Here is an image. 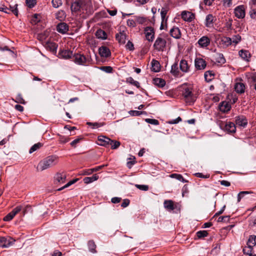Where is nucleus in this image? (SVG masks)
Listing matches in <instances>:
<instances>
[{
    "instance_id": "nucleus-1",
    "label": "nucleus",
    "mask_w": 256,
    "mask_h": 256,
    "mask_svg": "<svg viewBox=\"0 0 256 256\" xmlns=\"http://www.w3.org/2000/svg\"><path fill=\"white\" fill-rule=\"evenodd\" d=\"M58 162L57 157L51 156L41 160L38 164L37 170L43 171L56 164Z\"/></svg>"
},
{
    "instance_id": "nucleus-2",
    "label": "nucleus",
    "mask_w": 256,
    "mask_h": 256,
    "mask_svg": "<svg viewBox=\"0 0 256 256\" xmlns=\"http://www.w3.org/2000/svg\"><path fill=\"white\" fill-rule=\"evenodd\" d=\"M182 94L188 103L194 102L196 100V96L192 92V88L186 86L182 87Z\"/></svg>"
},
{
    "instance_id": "nucleus-3",
    "label": "nucleus",
    "mask_w": 256,
    "mask_h": 256,
    "mask_svg": "<svg viewBox=\"0 0 256 256\" xmlns=\"http://www.w3.org/2000/svg\"><path fill=\"white\" fill-rule=\"evenodd\" d=\"M166 40L162 38L161 37H158L154 44V48L158 51H164V48L166 47Z\"/></svg>"
},
{
    "instance_id": "nucleus-4",
    "label": "nucleus",
    "mask_w": 256,
    "mask_h": 256,
    "mask_svg": "<svg viewBox=\"0 0 256 256\" xmlns=\"http://www.w3.org/2000/svg\"><path fill=\"white\" fill-rule=\"evenodd\" d=\"M15 242V240L13 238L8 237L0 238V247L4 248H8L13 244Z\"/></svg>"
},
{
    "instance_id": "nucleus-5",
    "label": "nucleus",
    "mask_w": 256,
    "mask_h": 256,
    "mask_svg": "<svg viewBox=\"0 0 256 256\" xmlns=\"http://www.w3.org/2000/svg\"><path fill=\"white\" fill-rule=\"evenodd\" d=\"M22 206H18L15 208L11 212L8 213L4 218V221H10L14 217L20 210H22Z\"/></svg>"
},
{
    "instance_id": "nucleus-6",
    "label": "nucleus",
    "mask_w": 256,
    "mask_h": 256,
    "mask_svg": "<svg viewBox=\"0 0 256 256\" xmlns=\"http://www.w3.org/2000/svg\"><path fill=\"white\" fill-rule=\"evenodd\" d=\"M235 16L238 18H243L246 15L244 6L243 5L236 6L234 10Z\"/></svg>"
},
{
    "instance_id": "nucleus-7",
    "label": "nucleus",
    "mask_w": 256,
    "mask_h": 256,
    "mask_svg": "<svg viewBox=\"0 0 256 256\" xmlns=\"http://www.w3.org/2000/svg\"><path fill=\"white\" fill-rule=\"evenodd\" d=\"M182 18L187 22H191L195 18V14L188 11L184 10L181 14Z\"/></svg>"
},
{
    "instance_id": "nucleus-8",
    "label": "nucleus",
    "mask_w": 256,
    "mask_h": 256,
    "mask_svg": "<svg viewBox=\"0 0 256 256\" xmlns=\"http://www.w3.org/2000/svg\"><path fill=\"white\" fill-rule=\"evenodd\" d=\"M98 144L105 147H108L110 142H112V140L104 136H98Z\"/></svg>"
},
{
    "instance_id": "nucleus-9",
    "label": "nucleus",
    "mask_w": 256,
    "mask_h": 256,
    "mask_svg": "<svg viewBox=\"0 0 256 256\" xmlns=\"http://www.w3.org/2000/svg\"><path fill=\"white\" fill-rule=\"evenodd\" d=\"M146 38L149 42H152L154 38V29L150 26L146 27L144 29Z\"/></svg>"
},
{
    "instance_id": "nucleus-10",
    "label": "nucleus",
    "mask_w": 256,
    "mask_h": 256,
    "mask_svg": "<svg viewBox=\"0 0 256 256\" xmlns=\"http://www.w3.org/2000/svg\"><path fill=\"white\" fill-rule=\"evenodd\" d=\"M66 180V174L64 173H58L54 178V183L56 184H64Z\"/></svg>"
},
{
    "instance_id": "nucleus-11",
    "label": "nucleus",
    "mask_w": 256,
    "mask_h": 256,
    "mask_svg": "<svg viewBox=\"0 0 256 256\" xmlns=\"http://www.w3.org/2000/svg\"><path fill=\"white\" fill-rule=\"evenodd\" d=\"M116 38L120 44H124L127 38V34L126 32L122 30L116 34Z\"/></svg>"
},
{
    "instance_id": "nucleus-12",
    "label": "nucleus",
    "mask_w": 256,
    "mask_h": 256,
    "mask_svg": "<svg viewBox=\"0 0 256 256\" xmlns=\"http://www.w3.org/2000/svg\"><path fill=\"white\" fill-rule=\"evenodd\" d=\"M236 123L238 126L244 128L248 124V120L244 116H238L236 118Z\"/></svg>"
},
{
    "instance_id": "nucleus-13",
    "label": "nucleus",
    "mask_w": 256,
    "mask_h": 256,
    "mask_svg": "<svg viewBox=\"0 0 256 256\" xmlns=\"http://www.w3.org/2000/svg\"><path fill=\"white\" fill-rule=\"evenodd\" d=\"M232 44V40L231 38L224 36L220 38L219 42V45L223 48H225L230 46Z\"/></svg>"
},
{
    "instance_id": "nucleus-14",
    "label": "nucleus",
    "mask_w": 256,
    "mask_h": 256,
    "mask_svg": "<svg viewBox=\"0 0 256 256\" xmlns=\"http://www.w3.org/2000/svg\"><path fill=\"white\" fill-rule=\"evenodd\" d=\"M74 62L80 65H84L86 62V57L81 54H76L74 55Z\"/></svg>"
},
{
    "instance_id": "nucleus-15",
    "label": "nucleus",
    "mask_w": 256,
    "mask_h": 256,
    "mask_svg": "<svg viewBox=\"0 0 256 256\" xmlns=\"http://www.w3.org/2000/svg\"><path fill=\"white\" fill-rule=\"evenodd\" d=\"M194 63L196 68L199 70L204 69L206 65V61L201 58H196Z\"/></svg>"
},
{
    "instance_id": "nucleus-16",
    "label": "nucleus",
    "mask_w": 256,
    "mask_h": 256,
    "mask_svg": "<svg viewBox=\"0 0 256 256\" xmlns=\"http://www.w3.org/2000/svg\"><path fill=\"white\" fill-rule=\"evenodd\" d=\"M57 31L62 34H66L68 30V26L65 22H60L57 25Z\"/></svg>"
},
{
    "instance_id": "nucleus-17",
    "label": "nucleus",
    "mask_w": 256,
    "mask_h": 256,
    "mask_svg": "<svg viewBox=\"0 0 256 256\" xmlns=\"http://www.w3.org/2000/svg\"><path fill=\"white\" fill-rule=\"evenodd\" d=\"M82 6V0H76L71 5V10L72 12H76L80 10Z\"/></svg>"
},
{
    "instance_id": "nucleus-18",
    "label": "nucleus",
    "mask_w": 256,
    "mask_h": 256,
    "mask_svg": "<svg viewBox=\"0 0 256 256\" xmlns=\"http://www.w3.org/2000/svg\"><path fill=\"white\" fill-rule=\"evenodd\" d=\"M98 52L100 56L102 57L108 58L111 54L109 48L105 46L100 47L98 49Z\"/></svg>"
},
{
    "instance_id": "nucleus-19",
    "label": "nucleus",
    "mask_w": 256,
    "mask_h": 256,
    "mask_svg": "<svg viewBox=\"0 0 256 256\" xmlns=\"http://www.w3.org/2000/svg\"><path fill=\"white\" fill-rule=\"evenodd\" d=\"M170 8L168 6L166 5L162 7L160 12V16L162 18V22L168 21V16H167V14L169 11Z\"/></svg>"
},
{
    "instance_id": "nucleus-20",
    "label": "nucleus",
    "mask_w": 256,
    "mask_h": 256,
    "mask_svg": "<svg viewBox=\"0 0 256 256\" xmlns=\"http://www.w3.org/2000/svg\"><path fill=\"white\" fill-rule=\"evenodd\" d=\"M210 39L206 36H202L198 40V44L202 48H206L210 44Z\"/></svg>"
},
{
    "instance_id": "nucleus-21",
    "label": "nucleus",
    "mask_w": 256,
    "mask_h": 256,
    "mask_svg": "<svg viewBox=\"0 0 256 256\" xmlns=\"http://www.w3.org/2000/svg\"><path fill=\"white\" fill-rule=\"evenodd\" d=\"M218 107L220 110L224 113L228 112L231 108L230 104L226 101L220 102Z\"/></svg>"
},
{
    "instance_id": "nucleus-22",
    "label": "nucleus",
    "mask_w": 256,
    "mask_h": 256,
    "mask_svg": "<svg viewBox=\"0 0 256 256\" xmlns=\"http://www.w3.org/2000/svg\"><path fill=\"white\" fill-rule=\"evenodd\" d=\"M224 129L228 132L233 133L236 132V127L234 123L228 122L224 124Z\"/></svg>"
},
{
    "instance_id": "nucleus-23",
    "label": "nucleus",
    "mask_w": 256,
    "mask_h": 256,
    "mask_svg": "<svg viewBox=\"0 0 256 256\" xmlns=\"http://www.w3.org/2000/svg\"><path fill=\"white\" fill-rule=\"evenodd\" d=\"M170 34L172 36L175 38H180L181 33L180 29L178 27L172 28L170 32Z\"/></svg>"
},
{
    "instance_id": "nucleus-24",
    "label": "nucleus",
    "mask_w": 256,
    "mask_h": 256,
    "mask_svg": "<svg viewBox=\"0 0 256 256\" xmlns=\"http://www.w3.org/2000/svg\"><path fill=\"white\" fill-rule=\"evenodd\" d=\"M214 17L211 14L206 16L205 20V25L206 27L210 28L213 26Z\"/></svg>"
},
{
    "instance_id": "nucleus-25",
    "label": "nucleus",
    "mask_w": 256,
    "mask_h": 256,
    "mask_svg": "<svg viewBox=\"0 0 256 256\" xmlns=\"http://www.w3.org/2000/svg\"><path fill=\"white\" fill-rule=\"evenodd\" d=\"M180 70L184 72H187L190 68L188 62L184 60H180Z\"/></svg>"
},
{
    "instance_id": "nucleus-26",
    "label": "nucleus",
    "mask_w": 256,
    "mask_h": 256,
    "mask_svg": "<svg viewBox=\"0 0 256 256\" xmlns=\"http://www.w3.org/2000/svg\"><path fill=\"white\" fill-rule=\"evenodd\" d=\"M245 85L242 82H236L234 86V89L236 92L239 94L244 93L245 90Z\"/></svg>"
},
{
    "instance_id": "nucleus-27",
    "label": "nucleus",
    "mask_w": 256,
    "mask_h": 256,
    "mask_svg": "<svg viewBox=\"0 0 256 256\" xmlns=\"http://www.w3.org/2000/svg\"><path fill=\"white\" fill-rule=\"evenodd\" d=\"M151 70L154 72H158L160 70V62L155 60H152L151 62Z\"/></svg>"
},
{
    "instance_id": "nucleus-28",
    "label": "nucleus",
    "mask_w": 256,
    "mask_h": 256,
    "mask_svg": "<svg viewBox=\"0 0 256 256\" xmlns=\"http://www.w3.org/2000/svg\"><path fill=\"white\" fill-rule=\"evenodd\" d=\"M240 56L246 61H249V58L250 57V54L248 51L246 50H242L239 52Z\"/></svg>"
},
{
    "instance_id": "nucleus-29",
    "label": "nucleus",
    "mask_w": 256,
    "mask_h": 256,
    "mask_svg": "<svg viewBox=\"0 0 256 256\" xmlns=\"http://www.w3.org/2000/svg\"><path fill=\"white\" fill-rule=\"evenodd\" d=\"M59 55L62 58L66 59L70 58L72 55V52L68 50H62L59 52Z\"/></svg>"
},
{
    "instance_id": "nucleus-30",
    "label": "nucleus",
    "mask_w": 256,
    "mask_h": 256,
    "mask_svg": "<svg viewBox=\"0 0 256 256\" xmlns=\"http://www.w3.org/2000/svg\"><path fill=\"white\" fill-rule=\"evenodd\" d=\"M56 19L60 21L64 20L66 18V14L63 10H60L58 11L55 14Z\"/></svg>"
},
{
    "instance_id": "nucleus-31",
    "label": "nucleus",
    "mask_w": 256,
    "mask_h": 256,
    "mask_svg": "<svg viewBox=\"0 0 256 256\" xmlns=\"http://www.w3.org/2000/svg\"><path fill=\"white\" fill-rule=\"evenodd\" d=\"M164 204V207L168 210H173L174 209V202L172 200H166Z\"/></svg>"
},
{
    "instance_id": "nucleus-32",
    "label": "nucleus",
    "mask_w": 256,
    "mask_h": 256,
    "mask_svg": "<svg viewBox=\"0 0 256 256\" xmlns=\"http://www.w3.org/2000/svg\"><path fill=\"white\" fill-rule=\"evenodd\" d=\"M154 84L160 88L164 87L166 84V82L161 78H154L153 80Z\"/></svg>"
},
{
    "instance_id": "nucleus-33",
    "label": "nucleus",
    "mask_w": 256,
    "mask_h": 256,
    "mask_svg": "<svg viewBox=\"0 0 256 256\" xmlns=\"http://www.w3.org/2000/svg\"><path fill=\"white\" fill-rule=\"evenodd\" d=\"M98 179V176L96 174H94L91 177H86L84 178L83 180L86 184H90L94 181Z\"/></svg>"
},
{
    "instance_id": "nucleus-34",
    "label": "nucleus",
    "mask_w": 256,
    "mask_h": 256,
    "mask_svg": "<svg viewBox=\"0 0 256 256\" xmlns=\"http://www.w3.org/2000/svg\"><path fill=\"white\" fill-rule=\"evenodd\" d=\"M214 59L216 62L220 64H224L226 62L223 54L220 53L216 54L214 56Z\"/></svg>"
},
{
    "instance_id": "nucleus-35",
    "label": "nucleus",
    "mask_w": 256,
    "mask_h": 256,
    "mask_svg": "<svg viewBox=\"0 0 256 256\" xmlns=\"http://www.w3.org/2000/svg\"><path fill=\"white\" fill-rule=\"evenodd\" d=\"M170 72L176 76H179L180 72L178 70V63H174L172 65Z\"/></svg>"
},
{
    "instance_id": "nucleus-36",
    "label": "nucleus",
    "mask_w": 256,
    "mask_h": 256,
    "mask_svg": "<svg viewBox=\"0 0 256 256\" xmlns=\"http://www.w3.org/2000/svg\"><path fill=\"white\" fill-rule=\"evenodd\" d=\"M96 36L98 38L102 39H106V32L101 30H98L96 33Z\"/></svg>"
},
{
    "instance_id": "nucleus-37",
    "label": "nucleus",
    "mask_w": 256,
    "mask_h": 256,
    "mask_svg": "<svg viewBox=\"0 0 256 256\" xmlns=\"http://www.w3.org/2000/svg\"><path fill=\"white\" fill-rule=\"evenodd\" d=\"M43 146V144L40 142H38L33 145L29 150L30 154H32L34 152L39 150L40 148Z\"/></svg>"
},
{
    "instance_id": "nucleus-38",
    "label": "nucleus",
    "mask_w": 256,
    "mask_h": 256,
    "mask_svg": "<svg viewBox=\"0 0 256 256\" xmlns=\"http://www.w3.org/2000/svg\"><path fill=\"white\" fill-rule=\"evenodd\" d=\"M46 47L52 52H56V48L58 47L57 44L54 42H48L46 44Z\"/></svg>"
},
{
    "instance_id": "nucleus-39",
    "label": "nucleus",
    "mask_w": 256,
    "mask_h": 256,
    "mask_svg": "<svg viewBox=\"0 0 256 256\" xmlns=\"http://www.w3.org/2000/svg\"><path fill=\"white\" fill-rule=\"evenodd\" d=\"M170 177L172 178H176L182 182H188L187 180H185L183 176H182V175L180 174H172L170 176Z\"/></svg>"
},
{
    "instance_id": "nucleus-40",
    "label": "nucleus",
    "mask_w": 256,
    "mask_h": 256,
    "mask_svg": "<svg viewBox=\"0 0 256 256\" xmlns=\"http://www.w3.org/2000/svg\"><path fill=\"white\" fill-rule=\"evenodd\" d=\"M256 244V238L252 236H250L247 242V246L253 248Z\"/></svg>"
},
{
    "instance_id": "nucleus-41",
    "label": "nucleus",
    "mask_w": 256,
    "mask_h": 256,
    "mask_svg": "<svg viewBox=\"0 0 256 256\" xmlns=\"http://www.w3.org/2000/svg\"><path fill=\"white\" fill-rule=\"evenodd\" d=\"M88 247L90 250L92 252L95 253L96 252V245L93 240H90L88 242Z\"/></svg>"
},
{
    "instance_id": "nucleus-42",
    "label": "nucleus",
    "mask_w": 256,
    "mask_h": 256,
    "mask_svg": "<svg viewBox=\"0 0 256 256\" xmlns=\"http://www.w3.org/2000/svg\"><path fill=\"white\" fill-rule=\"evenodd\" d=\"M243 252L246 255L252 256V248L247 246L243 248Z\"/></svg>"
},
{
    "instance_id": "nucleus-43",
    "label": "nucleus",
    "mask_w": 256,
    "mask_h": 256,
    "mask_svg": "<svg viewBox=\"0 0 256 256\" xmlns=\"http://www.w3.org/2000/svg\"><path fill=\"white\" fill-rule=\"evenodd\" d=\"M126 82L134 86H135L138 88L140 87V83L138 81L134 80L132 77L128 78Z\"/></svg>"
},
{
    "instance_id": "nucleus-44",
    "label": "nucleus",
    "mask_w": 256,
    "mask_h": 256,
    "mask_svg": "<svg viewBox=\"0 0 256 256\" xmlns=\"http://www.w3.org/2000/svg\"><path fill=\"white\" fill-rule=\"evenodd\" d=\"M86 124L90 126H92L93 128H98L104 125V123L90 122H88Z\"/></svg>"
},
{
    "instance_id": "nucleus-45",
    "label": "nucleus",
    "mask_w": 256,
    "mask_h": 256,
    "mask_svg": "<svg viewBox=\"0 0 256 256\" xmlns=\"http://www.w3.org/2000/svg\"><path fill=\"white\" fill-rule=\"evenodd\" d=\"M214 76L212 71H206L204 73V78L207 81H210Z\"/></svg>"
},
{
    "instance_id": "nucleus-46",
    "label": "nucleus",
    "mask_w": 256,
    "mask_h": 256,
    "mask_svg": "<svg viewBox=\"0 0 256 256\" xmlns=\"http://www.w3.org/2000/svg\"><path fill=\"white\" fill-rule=\"evenodd\" d=\"M15 102L17 103H20L22 104H25L26 102L23 98L22 95L20 94H18L16 98Z\"/></svg>"
},
{
    "instance_id": "nucleus-47",
    "label": "nucleus",
    "mask_w": 256,
    "mask_h": 256,
    "mask_svg": "<svg viewBox=\"0 0 256 256\" xmlns=\"http://www.w3.org/2000/svg\"><path fill=\"white\" fill-rule=\"evenodd\" d=\"M18 4H15L14 6H10V10L16 16H18Z\"/></svg>"
},
{
    "instance_id": "nucleus-48",
    "label": "nucleus",
    "mask_w": 256,
    "mask_h": 256,
    "mask_svg": "<svg viewBox=\"0 0 256 256\" xmlns=\"http://www.w3.org/2000/svg\"><path fill=\"white\" fill-rule=\"evenodd\" d=\"M52 3L53 7L58 8L61 6L62 4V0H52Z\"/></svg>"
},
{
    "instance_id": "nucleus-49",
    "label": "nucleus",
    "mask_w": 256,
    "mask_h": 256,
    "mask_svg": "<svg viewBox=\"0 0 256 256\" xmlns=\"http://www.w3.org/2000/svg\"><path fill=\"white\" fill-rule=\"evenodd\" d=\"M110 143V146H111V148L112 149H116V148H118L120 144V142L116 141V140H112V142H111Z\"/></svg>"
},
{
    "instance_id": "nucleus-50",
    "label": "nucleus",
    "mask_w": 256,
    "mask_h": 256,
    "mask_svg": "<svg viewBox=\"0 0 256 256\" xmlns=\"http://www.w3.org/2000/svg\"><path fill=\"white\" fill-rule=\"evenodd\" d=\"M208 232L206 230H200L196 232V236L198 238H202L206 236Z\"/></svg>"
},
{
    "instance_id": "nucleus-51",
    "label": "nucleus",
    "mask_w": 256,
    "mask_h": 256,
    "mask_svg": "<svg viewBox=\"0 0 256 256\" xmlns=\"http://www.w3.org/2000/svg\"><path fill=\"white\" fill-rule=\"evenodd\" d=\"M77 181V179H75V180H71L69 182H68L66 184H65L64 186H62V188H59L57 190L58 191H60V190H62L66 188H68V187L69 186H70V185H72V184H74V183H75Z\"/></svg>"
},
{
    "instance_id": "nucleus-52",
    "label": "nucleus",
    "mask_w": 256,
    "mask_h": 256,
    "mask_svg": "<svg viewBox=\"0 0 256 256\" xmlns=\"http://www.w3.org/2000/svg\"><path fill=\"white\" fill-rule=\"evenodd\" d=\"M100 69L107 73H111L112 72V68L110 66H101Z\"/></svg>"
},
{
    "instance_id": "nucleus-53",
    "label": "nucleus",
    "mask_w": 256,
    "mask_h": 256,
    "mask_svg": "<svg viewBox=\"0 0 256 256\" xmlns=\"http://www.w3.org/2000/svg\"><path fill=\"white\" fill-rule=\"evenodd\" d=\"M26 2L30 8H33L36 4V0H26Z\"/></svg>"
},
{
    "instance_id": "nucleus-54",
    "label": "nucleus",
    "mask_w": 256,
    "mask_h": 256,
    "mask_svg": "<svg viewBox=\"0 0 256 256\" xmlns=\"http://www.w3.org/2000/svg\"><path fill=\"white\" fill-rule=\"evenodd\" d=\"M135 186L138 189L142 190L147 191L148 190V186L147 185L136 184L135 185Z\"/></svg>"
},
{
    "instance_id": "nucleus-55",
    "label": "nucleus",
    "mask_w": 256,
    "mask_h": 256,
    "mask_svg": "<svg viewBox=\"0 0 256 256\" xmlns=\"http://www.w3.org/2000/svg\"><path fill=\"white\" fill-rule=\"evenodd\" d=\"M146 122L148 124H154V125L159 124V122L157 120H156V119L146 118Z\"/></svg>"
},
{
    "instance_id": "nucleus-56",
    "label": "nucleus",
    "mask_w": 256,
    "mask_h": 256,
    "mask_svg": "<svg viewBox=\"0 0 256 256\" xmlns=\"http://www.w3.org/2000/svg\"><path fill=\"white\" fill-rule=\"evenodd\" d=\"M82 140V138H77L76 139H75L73 141H72L70 144L71 145V146L73 148H76V144L79 143L80 140Z\"/></svg>"
},
{
    "instance_id": "nucleus-57",
    "label": "nucleus",
    "mask_w": 256,
    "mask_h": 256,
    "mask_svg": "<svg viewBox=\"0 0 256 256\" xmlns=\"http://www.w3.org/2000/svg\"><path fill=\"white\" fill-rule=\"evenodd\" d=\"M182 120V118L180 116H178L176 119L168 121L166 122L169 124H176L181 122Z\"/></svg>"
},
{
    "instance_id": "nucleus-58",
    "label": "nucleus",
    "mask_w": 256,
    "mask_h": 256,
    "mask_svg": "<svg viewBox=\"0 0 256 256\" xmlns=\"http://www.w3.org/2000/svg\"><path fill=\"white\" fill-rule=\"evenodd\" d=\"M70 138L68 137L60 136L59 138L60 142L62 144H64L68 142Z\"/></svg>"
},
{
    "instance_id": "nucleus-59",
    "label": "nucleus",
    "mask_w": 256,
    "mask_h": 256,
    "mask_svg": "<svg viewBox=\"0 0 256 256\" xmlns=\"http://www.w3.org/2000/svg\"><path fill=\"white\" fill-rule=\"evenodd\" d=\"M136 21L139 24H143L146 21V20L144 17L136 16Z\"/></svg>"
},
{
    "instance_id": "nucleus-60",
    "label": "nucleus",
    "mask_w": 256,
    "mask_h": 256,
    "mask_svg": "<svg viewBox=\"0 0 256 256\" xmlns=\"http://www.w3.org/2000/svg\"><path fill=\"white\" fill-rule=\"evenodd\" d=\"M232 40V43H234L235 44H237L238 43L240 42V40H241V37L240 35H236V36H234Z\"/></svg>"
},
{
    "instance_id": "nucleus-61",
    "label": "nucleus",
    "mask_w": 256,
    "mask_h": 256,
    "mask_svg": "<svg viewBox=\"0 0 256 256\" xmlns=\"http://www.w3.org/2000/svg\"><path fill=\"white\" fill-rule=\"evenodd\" d=\"M126 47L127 50H129L132 51L134 50V46L132 42L130 41H128V43L126 44Z\"/></svg>"
},
{
    "instance_id": "nucleus-62",
    "label": "nucleus",
    "mask_w": 256,
    "mask_h": 256,
    "mask_svg": "<svg viewBox=\"0 0 256 256\" xmlns=\"http://www.w3.org/2000/svg\"><path fill=\"white\" fill-rule=\"evenodd\" d=\"M127 25L128 26L132 28H134L136 26L135 21L132 19L128 20Z\"/></svg>"
},
{
    "instance_id": "nucleus-63",
    "label": "nucleus",
    "mask_w": 256,
    "mask_h": 256,
    "mask_svg": "<svg viewBox=\"0 0 256 256\" xmlns=\"http://www.w3.org/2000/svg\"><path fill=\"white\" fill-rule=\"evenodd\" d=\"M250 193L247 191L240 192L238 195V201L240 202L241 198L244 196L245 194Z\"/></svg>"
},
{
    "instance_id": "nucleus-64",
    "label": "nucleus",
    "mask_w": 256,
    "mask_h": 256,
    "mask_svg": "<svg viewBox=\"0 0 256 256\" xmlns=\"http://www.w3.org/2000/svg\"><path fill=\"white\" fill-rule=\"evenodd\" d=\"M250 16L251 18H252V19L256 20V9L252 10L250 12Z\"/></svg>"
}]
</instances>
